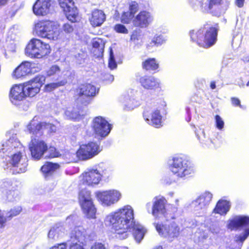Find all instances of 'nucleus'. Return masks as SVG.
Masks as SVG:
<instances>
[{
  "mask_svg": "<svg viewBox=\"0 0 249 249\" xmlns=\"http://www.w3.org/2000/svg\"><path fill=\"white\" fill-rule=\"evenodd\" d=\"M104 222L106 226L112 227L116 237L121 240L126 239L128 233L132 231L136 241L140 243L146 232L143 226L134 221V211L130 205L110 213L105 217Z\"/></svg>",
  "mask_w": 249,
  "mask_h": 249,
  "instance_id": "nucleus-1",
  "label": "nucleus"
},
{
  "mask_svg": "<svg viewBox=\"0 0 249 249\" xmlns=\"http://www.w3.org/2000/svg\"><path fill=\"white\" fill-rule=\"evenodd\" d=\"M21 149V144L17 137L12 136L9 140L2 142L0 144V156L4 158V155L9 156V154L12 151L17 152L13 154L10 164L15 168L13 174L24 173L27 170V160L21 156V150L18 151V149Z\"/></svg>",
  "mask_w": 249,
  "mask_h": 249,
  "instance_id": "nucleus-2",
  "label": "nucleus"
},
{
  "mask_svg": "<svg viewBox=\"0 0 249 249\" xmlns=\"http://www.w3.org/2000/svg\"><path fill=\"white\" fill-rule=\"evenodd\" d=\"M45 77L42 75H37L29 81L22 85L14 86L10 92V99L13 104L18 105L26 97H34L40 91V87L44 84Z\"/></svg>",
  "mask_w": 249,
  "mask_h": 249,
  "instance_id": "nucleus-3",
  "label": "nucleus"
},
{
  "mask_svg": "<svg viewBox=\"0 0 249 249\" xmlns=\"http://www.w3.org/2000/svg\"><path fill=\"white\" fill-rule=\"evenodd\" d=\"M166 199L161 196H155L152 200L151 207L150 202L146 204V209L155 218L163 217L166 220L173 219L175 218L178 207L172 204H167Z\"/></svg>",
  "mask_w": 249,
  "mask_h": 249,
  "instance_id": "nucleus-4",
  "label": "nucleus"
},
{
  "mask_svg": "<svg viewBox=\"0 0 249 249\" xmlns=\"http://www.w3.org/2000/svg\"><path fill=\"white\" fill-rule=\"evenodd\" d=\"M218 29L215 27L205 25L199 29L190 32L191 40L199 46L208 48L213 45L216 40Z\"/></svg>",
  "mask_w": 249,
  "mask_h": 249,
  "instance_id": "nucleus-5",
  "label": "nucleus"
},
{
  "mask_svg": "<svg viewBox=\"0 0 249 249\" xmlns=\"http://www.w3.org/2000/svg\"><path fill=\"white\" fill-rule=\"evenodd\" d=\"M169 168L177 177L185 179L195 172L193 164L183 156H176L168 161Z\"/></svg>",
  "mask_w": 249,
  "mask_h": 249,
  "instance_id": "nucleus-6",
  "label": "nucleus"
},
{
  "mask_svg": "<svg viewBox=\"0 0 249 249\" xmlns=\"http://www.w3.org/2000/svg\"><path fill=\"white\" fill-rule=\"evenodd\" d=\"M112 175V170L103 162L88 169L83 174V183L93 186L99 184L102 178L106 179Z\"/></svg>",
  "mask_w": 249,
  "mask_h": 249,
  "instance_id": "nucleus-7",
  "label": "nucleus"
},
{
  "mask_svg": "<svg viewBox=\"0 0 249 249\" xmlns=\"http://www.w3.org/2000/svg\"><path fill=\"white\" fill-rule=\"evenodd\" d=\"M192 6L200 9L204 12H210L215 16L224 13L228 9L229 0H192Z\"/></svg>",
  "mask_w": 249,
  "mask_h": 249,
  "instance_id": "nucleus-8",
  "label": "nucleus"
},
{
  "mask_svg": "<svg viewBox=\"0 0 249 249\" xmlns=\"http://www.w3.org/2000/svg\"><path fill=\"white\" fill-rule=\"evenodd\" d=\"M35 30L38 36L53 40H57L61 32L58 23L50 20L38 22L35 24Z\"/></svg>",
  "mask_w": 249,
  "mask_h": 249,
  "instance_id": "nucleus-9",
  "label": "nucleus"
},
{
  "mask_svg": "<svg viewBox=\"0 0 249 249\" xmlns=\"http://www.w3.org/2000/svg\"><path fill=\"white\" fill-rule=\"evenodd\" d=\"M25 52L31 58H41L50 53V46L40 39L33 38L27 45Z\"/></svg>",
  "mask_w": 249,
  "mask_h": 249,
  "instance_id": "nucleus-10",
  "label": "nucleus"
},
{
  "mask_svg": "<svg viewBox=\"0 0 249 249\" xmlns=\"http://www.w3.org/2000/svg\"><path fill=\"white\" fill-rule=\"evenodd\" d=\"M213 194L208 191L201 193L193 200L190 204L191 208L196 214H204L210 205Z\"/></svg>",
  "mask_w": 249,
  "mask_h": 249,
  "instance_id": "nucleus-11",
  "label": "nucleus"
},
{
  "mask_svg": "<svg viewBox=\"0 0 249 249\" xmlns=\"http://www.w3.org/2000/svg\"><path fill=\"white\" fill-rule=\"evenodd\" d=\"M79 200L83 213L89 218H95L96 209L93 204L90 192L83 189L79 194Z\"/></svg>",
  "mask_w": 249,
  "mask_h": 249,
  "instance_id": "nucleus-12",
  "label": "nucleus"
},
{
  "mask_svg": "<svg viewBox=\"0 0 249 249\" xmlns=\"http://www.w3.org/2000/svg\"><path fill=\"white\" fill-rule=\"evenodd\" d=\"M169 220H166L164 224L154 222V225L160 235L169 238L176 237L179 234L180 229L175 222H169Z\"/></svg>",
  "mask_w": 249,
  "mask_h": 249,
  "instance_id": "nucleus-13",
  "label": "nucleus"
},
{
  "mask_svg": "<svg viewBox=\"0 0 249 249\" xmlns=\"http://www.w3.org/2000/svg\"><path fill=\"white\" fill-rule=\"evenodd\" d=\"M96 196L103 206H110L116 203L121 197V194L116 190L98 191Z\"/></svg>",
  "mask_w": 249,
  "mask_h": 249,
  "instance_id": "nucleus-14",
  "label": "nucleus"
},
{
  "mask_svg": "<svg viewBox=\"0 0 249 249\" xmlns=\"http://www.w3.org/2000/svg\"><path fill=\"white\" fill-rule=\"evenodd\" d=\"M91 126L95 134L101 137L107 136L112 128V124L101 116L93 119Z\"/></svg>",
  "mask_w": 249,
  "mask_h": 249,
  "instance_id": "nucleus-15",
  "label": "nucleus"
},
{
  "mask_svg": "<svg viewBox=\"0 0 249 249\" xmlns=\"http://www.w3.org/2000/svg\"><path fill=\"white\" fill-rule=\"evenodd\" d=\"M143 117L147 124L155 127L159 128L162 125V116L158 108L146 107L143 112Z\"/></svg>",
  "mask_w": 249,
  "mask_h": 249,
  "instance_id": "nucleus-16",
  "label": "nucleus"
},
{
  "mask_svg": "<svg viewBox=\"0 0 249 249\" xmlns=\"http://www.w3.org/2000/svg\"><path fill=\"white\" fill-rule=\"evenodd\" d=\"M99 145L94 142H90L80 146L77 151V156L82 160H88L97 155L100 152Z\"/></svg>",
  "mask_w": 249,
  "mask_h": 249,
  "instance_id": "nucleus-17",
  "label": "nucleus"
},
{
  "mask_svg": "<svg viewBox=\"0 0 249 249\" xmlns=\"http://www.w3.org/2000/svg\"><path fill=\"white\" fill-rule=\"evenodd\" d=\"M29 148L32 157L35 159L39 160L47 152L48 146L42 140L32 139L29 144Z\"/></svg>",
  "mask_w": 249,
  "mask_h": 249,
  "instance_id": "nucleus-18",
  "label": "nucleus"
},
{
  "mask_svg": "<svg viewBox=\"0 0 249 249\" xmlns=\"http://www.w3.org/2000/svg\"><path fill=\"white\" fill-rule=\"evenodd\" d=\"M141 94L140 91H133L131 92V95L124 96L121 100L124 105V109L125 110H130L139 107L143 99Z\"/></svg>",
  "mask_w": 249,
  "mask_h": 249,
  "instance_id": "nucleus-19",
  "label": "nucleus"
},
{
  "mask_svg": "<svg viewBox=\"0 0 249 249\" xmlns=\"http://www.w3.org/2000/svg\"><path fill=\"white\" fill-rule=\"evenodd\" d=\"M99 89L90 84L84 85L80 89L79 100L85 106L89 104L91 101L90 97L94 96L98 92Z\"/></svg>",
  "mask_w": 249,
  "mask_h": 249,
  "instance_id": "nucleus-20",
  "label": "nucleus"
},
{
  "mask_svg": "<svg viewBox=\"0 0 249 249\" xmlns=\"http://www.w3.org/2000/svg\"><path fill=\"white\" fill-rule=\"evenodd\" d=\"M154 20L152 14L146 10L141 11L133 19L132 23L136 27L145 28L152 23Z\"/></svg>",
  "mask_w": 249,
  "mask_h": 249,
  "instance_id": "nucleus-21",
  "label": "nucleus"
},
{
  "mask_svg": "<svg viewBox=\"0 0 249 249\" xmlns=\"http://www.w3.org/2000/svg\"><path fill=\"white\" fill-rule=\"evenodd\" d=\"M71 243L77 242L78 244L86 245L89 242V237L86 234V231L80 226H76L70 233Z\"/></svg>",
  "mask_w": 249,
  "mask_h": 249,
  "instance_id": "nucleus-22",
  "label": "nucleus"
},
{
  "mask_svg": "<svg viewBox=\"0 0 249 249\" xmlns=\"http://www.w3.org/2000/svg\"><path fill=\"white\" fill-rule=\"evenodd\" d=\"M51 4V0H37L33 7V12L36 15L45 16L49 13Z\"/></svg>",
  "mask_w": 249,
  "mask_h": 249,
  "instance_id": "nucleus-23",
  "label": "nucleus"
},
{
  "mask_svg": "<svg viewBox=\"0 0 249 249\" xmlns=\"http://www.w3.org/2000/svg\"><path fill=\"white\" fill-rule=\"evenodd\" d=\"M247 226H249V216L245 215L236 216L230 220L228 224V228L231 230Z\"/></svg>",
  "mask_w": 249,
  "mask_h": 249,
  "instance_id": "nucleus-24",
  "label": "nucleus"
},
{
  "mask_svg": "<svg viewBox=\"0 0 249 249\" xmlns=\"http://www.w3.org/2000/svg\"><path fill=\"white\" fill-rule=\"evenodd\" d=\"M67 228L65 227L63 222H59L55 224L50 230L48 237L49 239L56 240L59 237L64 235L67 231Z\"/></svg>",
  "mask_w": 249,
  "mask_h": 249,
  "instance_id": "nucleus-25",
  "label": "nucleus"
},
{
  "mask_svg": "<svg viewBox=\"0 0 249 249\" xmlns=\"http://www.w3.org/2000/svg\"><path fill=\"white\" fill-rule=\"evenodd\" d=\"M27 130L36 137L41 136L44 132V122H39L34 118L26 126Z\"/></svg>",
  "mask_w": 249,
  "mask_h": 249,
  "instance_id": "nucleus-26",
  "label": "nucleus"
},
{
  "mask_svg": "<svg viewBox=\"0 0 249 249\" xmlns=\"http://www.w3.org/2000/svg\"><path fill=\"white\" fill-rule=\"evenodd\" d=\"M106 18V15L102 10L95 9L92 12L89 21L93 27H99L104 22Z\"/></svg>",
  "mask_w": 249,
  "mask_h": 249,
  "instance_id": "nucleus-27",
  "label": "nucleus"
},
{
  "mask_svg": "<svg viewBox=\"0 0 249 249\" xmlns=\"http://www.w3.org/2000/svg\"><path fill=\"white\" fill-rule=\"evenodd\" d=\"M141 85L145 89H154L159 87V80L152 76L145 75L139 79Z\"/></svg>",
  "mask_w": 249,
  "mask_h": 249,
  "instance_id": "nucleus-28",
  "label": "nucleus"
},
{
  "mask_svg": "<svg viewBox=\"0 0 249 249\" xmlns=\"http://www.w3.org/2000/svg\"><path fill=\"white\" fill-rule=\"evenodd\" d=\"M66 8H61L67 19L71 21V22H76L79 20V17L78 16V11L74 6V2H72V4H67Z\"/></svg>",
  "mask_w": 249,
  "mask_h": 249,
  "instance_id": "nucleus-29",
  "label": "nucleus"
},
{
  "mask_svg": "<svg viewBox=\"0 0 249 249\" xmlns=\"http://www.w3.org/2000/svg\"><path fill=\"white\" fill-rule=\"evenodd\" d=\"M31 64L29 62H24L18 66L13 72V76L16 78L24 77L31 72Z\"/></svg>",
  "mask_w": 249,
  "mask_h": 249,
  "instance_id": "nucleus-30",
  "label": "nucleus"
},
{
  "mask_svg": "<svg viewBox=\"0 0 249 249\" xmlns=\"http://www.w3.org/2000/svg\"><path fill=\"white\" fill-rule=\"evenodd\" d=\"M230 207L231 204L229 201L220 199L217 202L213 210V213L220 215H225L230 210Z\"/></svg>",
  "mask_w": 249,
  "mask_h": 249,
  "instance_id": "nucleus-31",
  "label": "nucleus"
},
{
  "mask_svg": "<svg viewBox=\"0 0 249 249\" xmlns=\"http://www.w3.org/2000/svg\"><path fill=\"white\" fill-rule=\"evenodd\" d=\"M196 133L198 139L203 145L210 148L215 147L214 141L206 136L203 129H200Z\"/></svg>",
  "mask_w": 249,
  "mask_h": 249,
  "instance_id": "nucleus-32",
  "label": "nucleus"
},
{
  "mask_svg": "<svg viewBox=\"0 0 249 249\" xmlns=\"http://www.w3.org/2000/svg\"><path fill=\"white\" fill-rule=\"evenodd\" d=\"M59 168L58 164L48 162L42 166L41 170L46 178L52 175Z\"/></svg>",
  "mask_w": 249,
  "mask_h": 249,
  "instance_id": "nucleus-33",
  "label": "nucleus"
},
{
  "mask_svg": "<svg viewBox=\"0 0 249 249\" xmlns=\"http://www.w3.org/2000/svg\"><path fill=\"white\" fill-rule=\"evenodd\" d=\"M71 55L72 60L78 64H82L85 62L87 54L81 50L75 52H71Z\"/></svg>",
  "mask_w": 249,
  "mask_h": 249,
  "instance_id": "nucleus-34",
  "label": "nucleus"
},
{
  "mask_svg": "<svg viewBox=\"0 0 249 249\" xmlns=\"http://www.w3.org/2000/svg\"><path fill=\"white\" fill-rule=\"evenodd\" d=\"M158 67L159 64L155 58L147 59L142 63V68L147 71H155Z\"/></svg>",
  "mask_w": 249,
  "mask_h": 249,
  "instance_id": "nucleus-35",
  "label": "nucleus"
},
{
  "mask_svg": "<svg viewBox=\"0 0 249 249\" xmlns=\"http://www.w3.org/2000/svg\"><path fill=\"white\" fill-rule=\"evenodd\" d=\"M165 39L161 35H156L148 44V47H159L165 43Z\"/></svg>",
  "mask_w": 249,
  "mask_h": 249,
  "instance_id": "nucleus-36",
  "label": "nucleus"
},
{
  "mask_svg": "<svg viewBox=\"0 0 249 249\" xmlns=\"http://www.w3.org/2000/svg\"><path fill=\"white\" fill-rule=\"evenodd\" d=\"M65 115L68 119L76 120L80 117L79 113L74 108L69 107L65 112Z\"/></svg>",
  "mask_w": 249,
  "mask_h": 249,
  "instance_id": "nucleus-37",
  "label": "nucleus"
},
{
  "mask_svg": "<svg viewBox=\"0 0 249 249\" xmlns=\"http://www.w3.org/2000/svg\"><path fill=\"white\" fill-rule=\"evenodd\" d=\"M60 73V69L57 65L52 66L47 71V75L53 76V79L55 80L58 79Z\"/></svg>",
  "mask_w": 249,
  "mask_h": 249,
  "instance_id": "nucleus-38",
  "label": "nucleus"
},
{
  "mask_svg": "<svg viewBox=\"0 0 249 249\" xmlns=\"http://www.w3.org/2000/svg\"><path fill=\"white\" fill-rule=\"evenodd\" d=\"M67 83L66 79L62 80L58 82L51 83L45 85V89L47 91H51L60 86H64Z\"/></svg>",
  "mask_w": 249,
  "mask_h": 249,
  "instance_id": "nucleus-39",
  "label": "nucleus"
},
{
  "mask_svg": "<svg viewBox=\"0 0 249 249\" xmlns=\"http://www.w3.org/2000/svg\"><path fill=\"white\" fill-rule=\"evenodd\" d=\"M92 46L93 48L98 49L99 52L102 53L104 51L105 42L101 38H95L92 41Z\"/></svg>",
  "mask_w": 249,
  "mask_h": 249,
  "instance_id": "nucleus-40",
  "label": "nucleus"
},
{
  "mask_svg": "<svg viewBox=\"0 0 249 249\" xmlns=\"http://www.w3.org/2000/svg\"><path fill=\"white\" fill-rule=\"evenodd\" d=\"M134 15L128 11L124 12L121 16V21L124 24H128L130 23L131 20L134 18Z\"/></svg>",
  "mask_w": 249,
  "mask_h": 249,
  "instance_id": "nucleus-41",
  "label": "nucleus"
},
{
  "mask_svg": "<svg viewBox=\"0 0 249 249\" xmlns=\"http://www.w3.org/2000/svg\"><path fill=\"white\" fill-rule=\"evenodd\" d=\"M196 237L198 238L199 242H203L208 237V232L203 229H199L195 233Z\"/></svg>",
  "mask_w": 249,
  "mask_h": 249,
  "instance_id": "nucleus-42",
  "label": "nucleus"
},
{
  "mask_svg": "<svg viewBox=\"0 0 249 249\" xmlns=\"http://www.w3.org/2000/svg\"><path fill=\"white\" fill-rule=\"evenodd\" d=\"M117 66V65L115 60L113 51L111 49H110L109 52V58L108 60V67L111 70H113L116 69Z\"/></svg>",
  "mask_w": 249,
  "mask_h": 249,
  "instance_id": "nucleus-43",
  "label": "nucleus"
},
{
  "mask_svg": "<svg viewBox=\"0 0 249 249\" xmlns=\"http://www.w3.org/2000/svg\"><path fill=\"white\" fill-rule=\"evenodd\" d=\"M22 211L21 206H18L14 207L7 213V216L8 217L12 218L18 215Z\"/></svg>",
  "mask_w": 249,
  "mask_h": 249,
  "instance_id": "nucleus-44",
  "label": "nucleus"
},
{
  "mask_svg": "<svg viewBox=\"0 0 249 249\" xmlns=\"http://www.w3.org/2000/svg\"><path fill=\"white\" fill-rule=\"evenodd\" d=\"M78 220V217L76 215H71L67 217L66 221L64 223L65 227L66 228V225L69 224V226L77 224V221Z\"/></svg>",
  "mask_w": 249,
  "mask_h": 249,
  "instance_id": "nucleus-45",
  "label": "nucleus"
},
{
  "mask_svg": "<svg viewBox=\"0 0 249 249\" xmlns=\"http://www.w3.org/2000/svg\"><path fill=\"white\" fill-rule=\"evenodd\" d=\"M47 152L49 153V155H46V158H53L58 157L59 156V153L56 150V148L54 147H50L47 151Z\"/></svg>",
  "mask_w": 249,
  "mask_h": 249,
  "instance_id": "nucleus-46",
  "label": "nucleus"
},
{
  "mask_svg": "<svg viewBox=\"0 0 249 249\" xmlns=\"http://www.w3.org/2000/svg\"><path fill=\"white\" fill-rule=\"evenodd\" d=\"M215 122L216 127L221 130L224 126V122L222 118L218 115L215 116Z\"/></svg>",
  "mask_w": 249,
  "mask_h": 249,
  "instance_id": "nucleus-47",
  "label": "nucleus"
},
{
  "mask_svg": "<svg viewBox=\"0 0 249 249\" xmlns=\"http://www.w3.org/2000/svg\"><path fill=\"white\" fill-rule=\"evenodd\" d=\"M114 29L116 32L118 33H128V30L126 28L124 25L121 24H117L115 25L114 27Z\"/></svg>",
  "mask_w": 249,
  "mask_h": 249,
  "instance_id": "nucleus-48",
  "label": "nucleus"
},
{
  "mask_svg": "<svg viewBox=\"0 0 249 249\" xmlns=\"http://www.w3.org/2000/svg\"><path fill=\"white\" fill-rule=\"evenodd\" d=\"M138 10V4L135 1H132L129 4V12L133 14L137 12Z\"/></svg>",
  "mask_w": 249,
  "mask_h": 249,
  "instance_id": "nucleus-49",
  "label": "nucleus"
},
{
  "mask_svg": "<svg viewBox=\"0 0 249 249\" xmlns=\"http://www.w3.org/2000/svg\"><path fill=\"white\" fill-rule=\"evenodd\" d=\"M62 30L66 34H71L73 31V27L71 24L67 23L63 25Z\"/></svg>",
  "mask_w": 249,
  "mask_h": 249,
  "instance_id": "nucleus-50",
  "label": "nucleus"
},
{
  "mask_svg": "<svg viewBox=\"0 0 249 249\" xmlns=\"http://www.w3.org/2000/svg\"><path fill=\"white\" fill-rule=\"evenodd\" d=\"M45 129H48L50 132H53L56 131V128L53 124L44 122V131Z\"/></svg>",
  "mask_w": 249,
  "mask_h": 249,
  "instance_id": "nucleus-51",
  "label": "nucleus"
},
{
  "mask_svg": "<svg viewBox=\"0 0 249 249\" xmlns=\"http://www.w3.org/2000/svg\"><path fill=\"white\" fill-rule=\"evenodd\" d=\"M210 231L214 234H217L219 233L220 231V227L217 223H214L210 227Z\"/></svg>",
  "mask_w": 249,
  "mask_h": 249,
  "instance_id": "nucleus-52",
  "label": "nucleus"
},
{
  "mask_svg": "<svg viewBox=\"0 0 249 249\" xmlns=\"http://www.w3.org/2000/svg\"><path fill=\"white\" fill-rule=\"evenodd\" d=\"M61 8H66L67 4H72V0H57Z\"/></svg>",
  "mask_w": 249,
  "mask_h": 249,
  "instance_id": "nucleus-53",
  "label": "nucleus"
},
{
  "mask_svg": "<svg viewBox=\"0 0 249 249\" xmlns=\"http://www.w3.org/2000/svg\"><path fill=\"white\" fill-rule=\"evenodd\" d=\"M69 249H84L82 244H78L77 242L71 243Z\"/></svg>",
  "mask_w": 249,
  "mask_h": 249,
  "instance_id": "nucleus-54",
  "label": "nucleus"
},
{
  "mask_svg": "<svg viewBox=\"0 0 249 249\" xmlns=\"http://www.w3.org/2000/svg\"><path fill=\"white\" fill-rule=\"evenodd\" d=\"M231 102L232 103V105L233 106H236V107H241V105L240 104V100L236 97H232L231 98Z\"/></svg>",
  "mask_w": 249,
  "mask_h": 249,
  "instance_id": "nucleus-55",
  "label": "nucleus"
},
{
  "mask_svg": "<svg viewBox=\"0 0 249 249\" xmlns=\"http://www.w3.org/2000/svg\"><path fill=\"white\" fill-rule=\"evenodd\" d=\"M50 249H66V245L65 243L59 244L58 246H54Z\"/></svg>",
  "mask_w": 249,
  "mask_h": 249,
  "instance_id": "nucleus-56",
  "label": "nucleus"
},
{
  "mask_svg": "<svg viewBox=\"0 0 249 249\" xmlns=\"http://www.w3.org/2000/svg\"><path fill=\"white\" fill-rule=\"evenodd\" d=\"M241 60L245 63L249 62V53H245L241 58Z\"/></svg>",
  "mask_w": 249,
  "mask_h": 249,
  "instance_id": "nucleus-57",
  "label": "nucleus"
},
{
  "mask_svg": "<svg viewBox=\"0 0 249 249\" xmlns=\"http://www.w3.org/2000/svg\"><path fill=\"white\" fill-rule=\"evenodd\" d=\"M186 112L188 115L187 118H186V121L189 122L191 120V116L190 114V108L189 107H186L185 108Z\"/></svg>",
  "mask_w": 249,
  "mask_h": 249,
  "instance_id": "nucleus-58",
  "label": "nucleus"
},
{
  "mask_svg": "<svg viewBox=\"0 0 249 249\" xmlns=\"http://www.w3.org/2000/svg\"><path fill=\"white\" fill-rule=\"evenodd\" d=\"M245 0H236L235 4L239 7H242L244 5Z\"/></svg>",
  "mask_w": 249,
  "mask_h": 249,
  "instance_id": "nucleus-59",
  "label": "nucleus"
},
{
  "mask_svg": "<svg viewBox=\"0 0 249 249\" xmlns=\"http://www.w3.org/2000/svg\"><path fill=\"white\" fill-rule=\"evenodd\" d=\"M210 87L213 89H215V88H216L215 82L214 81L212 82L210 84Z\"/></svg>",
  "mask_w": 249,
  "mask_h": 249,
  "instance_id": "nucleus-60",
  "label": "nucleus"
},
{
  "mask_svg": "<svg viewBox=\"0 0 249 249\" xmlns=\"http://www.w3.org/2000/svg\"><path fill=\"white\" fill-rule=\"evenodd\" d=\"M8 0H0V6H2L7 3Z\"/></svg>",
  "mask_w": 249,
  "mask_h": 249,
  "instance_id": "nucleus-61",
  "label": "nucleus"
},
{
  "mask_svg": "<svg viewBox=\"0 0 249 249\" xmlns=\"http://www.w3.org/2000/svg\"><path fill=\"white\" fill-rule=\"evenodd\" d=\"M113 249H128L125 247L115 246Z\"/></svg>",
  "mask_w": 249,
  "mask_h": 249,
  "instance_id": "nucleus-62",
  "label": "nucleus"
},
{
  "mask_svg": "<svg viewBox=\"0 0 249 249\" xmlns=\"http://www.w3.org/2000/svg\"><path fill=\"white\" fill-rule=\"evenodd\" d=\"M107 76H108V78L110 81H112L114 80V77L113 75H108Z\"/></svg>",
  "mask_w": 249,
  "mask_h": 249,
  "instance_id": "nucleus-63",
  "label": "nucleus"
},
{
  "mask_svg": "<svg viewBox=\"0 0 249 249\" xmlns=\"http://www.w3.org/2000/svg\"><path fill=\"white\" fill-rule=\"evenodd\" d=\"M134 35H132L131 36V40H133V39H135V37H134Z\"/></svg>",
  "mask_w": 249,
  "mask_h": 249,
  "instance_id": "nucleus-64",
  "label": "nucleus"
}]
</instances>
